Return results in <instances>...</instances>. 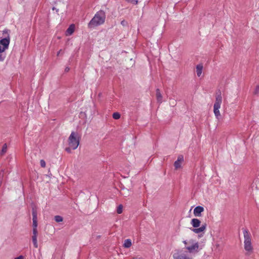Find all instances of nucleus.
Here are the masks:
<instances>
[{
  "label": "nucleus",
  "mask_w": 259,
  "mask_h": 259,
  "mask_svg": "<svg viewBox=\"0 0 259 259\" xmlns=\"http://www.w3.org/2000/svg\"><path fill=\"white\" fill-rule=\"evenodd\" d=\"M69 147L65 148V151L70 153L72 150H75L78 147L80 137L78 134L75 132H72L68 140Z\"/></svg>",
  "instance_id": "obj_1"
},
{
  "label": "nucleus",
  "mask_w": 259,
  "mask_h": 259,
  "mask_svg": "<svg viewBox=\"0 0 259 259\" xmlns=\"http://www.w3.org/2000/svg\"><path fill=\"white\" fill-rule=\"evenodd\" d=\"M183 243L185 244V249L190 254H195L202 249V247H200L198 242L193 239L184 240Z\"/></svg>",
  "instance_id": "obj_2"
},
{
  "label": "nucleus",
  "mask_w": 259,
  "mask_h": 259,
  "mask_svg": "<svg viewBox=\"0 0 259 259\" xmlns=\"http://www.w3.org/2000/svg\"><path fill=\"white\" fill-rule=\"evenodd\" d=\"M106 15L103 11H99L95 15L88 24L89 28L94 27L103 24L105 21Z\"/></svg>",
  "instance_id": "obj_3"
},
{
  "label": "nucleus",
  "mask_w": 259,
  "mask_h": 259,
  "mask_svg": "<svg viewBox=\"0 0 259 259\" xmlns=\"http://www.w3.org/2000/svg\"><path fill=\"white\" fill-rule=\"evenodd\" d=\"M244 238V249L247 252L251 253L252 252L253 247L251 244V237L250 233L247 230H244L243 231Z\"/></svg>",
  "instance_id": "obj_4"
},
{
  "label": "nucleus",
  "mask_w": 259,
  "mask_h": 259,
  "mask_svg": "<svg viewBox=\"0 0 259 259\" xmlns=\"http://www.w3.org/2000/svg\"><path fill=\"white\" fill-rule=\"evenodd\" d=\"M222 102V97L221 95V93L219 92L217 93L215 97V101L213 105V112L215 117L217 119H219L221 113L220 112V108H221V105Z\"/></svg>",
  "instance_id": "obj_5"
},
{
  "label": "nucleus",
  "mask_w": 259,
  "mask_h": 259,
  "mask_svg": "<svg viewBox=\"0 0 259 259\" xmlns=\"http://www.w3.org/2000/svg\"><path fill=\"white\" fill-rule=\"evenodd\" d=\"M4 33H6L7 36L0 40V53L5 52L8 48L10 44V37L8 34V31H4Z\"/></svg>",
  "instance_id": "obj_6"
},
{
  "label": "nucleus",
  "mask_w": 259,
  "mask_h": 259,
  "mask_svg": "<svg viewBox=\"0 0 259 259\" xmlns=\"http://www.w3.org/2000/svg\"><path fill=\"white\" fill-rule=\"evenodd\" d=\"M174 259H192L186 253L183 251H177L173 254Z\"/></svg>",
  "instance_id": "obj_7"
},
{
  "label": "nucleus",
  "mask_w": 259,
  "mask_h": 259,
  "mask_svg": "<svg viewBox=\"0 0 259 259\" xmlns=\"http://www.w3.org/2000/svg\"><path fill=\"white\" fill-rule=\"evenodd\" d=\"M203 211L204 208L202 206H198L194 208L193 213L195 217H200Z\"/></svg>",
  "instance_id": "obj_8"
},
{
  "label": "nucleus",
  "mask_w": 259,
  "mask_h": 259,
  "mask_svg": "<svg viewBox=\"0 0 259 259\" xmlns=\"http://www.w3.org/2000/svg\"><path fill=\"white\" fill-rule=\"evenodd\" d=\"M184 160V158L182 155H180L178 157V159L175 162L174 166L176 169L179 168L181 166V163Z\"/></svg>",
  "instance_id": "obj_9"
},
{
  "label": "nucleus",
  "mask_w": 259,
  "mask_h": 259,
  "mask_svg": "<svg viewBox=\"0 0 259 259\" xmlns=\"http://www.w3.org/2000/svg\"><path fill=\"white\" fill-rule=\"evenodd\" d=\"M206 224H203L200 228H195L192 229V231L196 233L199 234L201 232H204L206 230Z\"/></svg>",
  "instance_id": "obj_10"
},
{
  "label": "nucleus",
  "mask_w": 259,
  "mask_h": 259,
  "mask_svg": "<svg viewBox=\"0 0 259 259\" xmlns=\"http://www.w3.org/2000/svg\"><path fill=\"white\" fill-rule=\"evenodd\" d=\"M201 222L198 219H193L191 221V225L195 228H198L200 226Z\"/></svg>",
  "instance_id": "obj_11"
},
{
  "label": "nucleus",
  "mask_w": 259,
  "mask_h": 259,
  "mask_svg": "<svg viewBox=\"0 0 259 259\" xmlns=\"http://www.w3.org/2000/svg\"><path fill=\"white\" fill-rule=\"evenodd\" d=\"M74 29H75L74 24L70 25L66 30V35H71L74 32Z\"/></svg>",
  "instance_id": "obj_12"
},
{
  "label": "nucleus",
  "mask_w": 259,
  "mask_h": 259,
  "mask_svg": "<svg viewBox=\"0 0 259 259\" xmlns=\"http://www.w3.org/2000/svg\"><path fill=\"white\" fill-rule=\"evenodd\" d=\"M203 69V65L202 64H198L196 66V73L198 77L200 76Z\"/></svg>",
  "instance_id": "obj_13"
},
{
  "label": "nucleus",
  "mask_w": 259,
  "mask_h": 259,
  "mask_svg": "<svg viewBox=\"0 0 259 259\" xmlns=\"http://www.w3.org/2000/svg\"><path fill=\"white\" fill-rule=\"evenodd\" d=\"M156 98H157V101L161 103L162 102V95H161V94L160 93L159 89H157L156 90Z\"/></svg>",
  "instance_id": "obj_14"
},
{
  "label": "nucleus",
  "mask_w": 259,
  "mask_h": 259,
  "mask_svg": "<svg viewBox=\"0 0 259 259\" xmlns=\"http://www.w3.org/2000/svg\"><path fill=\"white\" fill-rule=\"evenodd\" d=\"M132 241L130 239H127L124 240L123 246L125 248H129L132 246Z\"/></svg>",
  "instance_id": "obj_15"
},
{
  "label": "nucleus",
  "mask_w": 259,
  "mask_h": 259,
  "mask_svg": "<svg viewBox=\"0 0 259 259\" xmlns=\"http://www.w3.org/2000/svg\"><path fill=\"white\" fill-rule=\"evenodd\" d=\"M32 241L34 245V247L36 248L38 247V243L37 240V236H32Z\"/></svg>",
  "instance_id": "obj_16"
},
{
  "label": "nucleus",
  "mask_w": 259,
  "mask_h": 259,
  "mask_svg": "<svg viewBox=\"0 0 259 259\" xmlns=\"http://www.w3.org/2000/svg\"><path fill=\"white\" fill-rule=\"evenodd\" d=\"M7 145L6 144H5L3 146V148H2V151L1 152V155H3L7 152Z\"/></svg>",
  "instance_id": "obj_17"
},
{
  "label": "nucleus",
  "mask_w": 259,
  "mask_h": 259,
  "mask_svg": "<svg viewBox=\"0 0 259 259\" xmlns=\"http://www.w3.org/2000/svg\"><path fill=\"white\" fill-rule=\"evenodd\" d=\"M32 219H37V211L34 208L32 209Z\"/></svg>",
  "instance_id": "obj_18"
},
{
  "label": "nucleus",
  "mask_w": 259,
  "mask_h": 259,
  "mask_svg": "<svg viewBox=\"0 0 259 259\" xmlns=\"http://www.w3.org/2000/svg\"><path fill=\"white\" fill-rule=\"evenodd\" d=\"M55 220L56 222L59 223L63 221V218L60 215H56L55 217Z\"/></svg>",
  "instance_id": "obj_19"
},
{
  "label": "nucleus",
  "mask_w": 259,
  "mask_h": 259,
  "mask_svg": "<svg viewBox=\"0 0 259 259\" xmlns=\"http://www.w3.org/2000/svg\"><path fill=\"white\" fill-rule=\"evenodd\" d=\"M112 117L115 119H118L120 117V114L118 112H115L113 114Z\"/></svg>",
  "instance_id": "obj_20"
},
{
  "label": "nucleus",
  "mask_w": 259,
  "mask_h": 259,
  "mask_svg": "<svg viewBox=\"0 0 259 259\" xmlns=\"http://www.w3.org/2000/svg\"><path fill=\"white\" fill-rule=\"evenodd\" d=\"M123 206L121 204H120L117 209V213L118 214H121L122 212Z\"/></svg>",
  "instance_id": "obj_21"
},
{
  "label": "nucleus",
  "mask_w": 259,
  "mask_h": 259,
  "mask_svg": "<svg viewBox=\"0 0 259 259\" xmlns=\"http://www.w3.org/2000/svg\"><path fill=\"white\" fill-rule=\"evenodd\" d=\"M259 94V85H256L253 91L254 95H257Z\"/></svg>",
  "instance_id": "obj_22"
},
{
  "label": "nucleus",
  "mask_w": 259,
  "mask_h": 259,
  "mask_svg": "<svg viewBox=\"0 0 259 259\" xmlns=\"http://www.w3.org/2000/svg\"><path fill=\"white\" fill-rule=\"evenodd\" d=\"M32 221H33V224H32L33 228H37V219H32Z\"/></svg>",
  "instance_id": "obj_23"
},
{
  "label": "nucleus",
  "mask_w": 259,
  "mask_h": 259,
  "mask_svg": "<svg viewBox=\"0 0 259 259\" xmlns=\"http://www.w3.org/2000/svg\"><path fill=\"white\" fill-rule=\"evenodd\" d=\"M40 166L42 167H46V162H45V161L44 160H43V159L40 160Z\"/></svg>",
  "instance_id": "obj_24"
},
{
  "label": "nucleus",
  "mask_w": 259,
  "mask_h": 259,
  "mask_svg": "<svg viewBox=\"0 0 259 259\" xmlns=\"http://www.w3.org/2000/svg\"><path fill=\"white\" fill-rule=\"evenodd\" d=\"M32 236H37V228H33Z\"/></svg>",
  "instance_id": "obj_25"
},
{
  "label": "nucleus",
  "mask_w": 259,
  "mask_h": 259,
  "mask_svg": "<svg viewBox=\"0 0 259 259\" xmlns=\"http://www.w3.org/2000/svg\"><path fill=\"white\" fill-rule=\"evenodd\" d=\"M23 256L22 255H20L18 257H17L16 258H15V259H23Z\"/></svg>",
  "instance_id": "obj_26"
},
{
  "label": "nucleus",
  "mask_w": 259,
  "mask_h": 259,
  "mask_svg": "<svg viewBox=\"0 0 259 259\" xmlns=\"http://www.w3.org/2000/svg\"><path fill=\"white\" fill-rule=\"evenodd\" d=\"M61 52V50H60V51L57 53V55L58 56L60 55V54Z\"/></svg>",
  "instance_id": "obj_27"
},
{
  "label": "nucleus",
  "mask_w": 259,
  "mask_h": 259,
  "mask_svg": "<svg viewBox=\"0 0 259 259\" xmlns=\"http://www.w3.org/2000/svg\"><path fill=\"white\" fill-rule=\"evenodd\" d=\"M69 70V68L68 67H66V68H65V71H67H67H68Z\"/></svg>",
  "instance_id": "obj_28"
},
{
  "label": "nucleus",
  "mask_w": 259,
  "mask_h": 259,
  "mask_svg": "<svg viewBox=\"0 0 259 259\" xmlns=\"http://www.w3.org/2000/svg\"><path fill=\"white\" fill-rule=\"evenodd\" d=\"M121 24H124L123 21H122V22H121Z\"/></svg>",
  "instance_id": "obj_29"
},
{
  "label": "nucleus",
  "mask_w": 259,
  "mask_h": 259,
  "mask_svg": "<svg viewBox=\"0 0 259 259\" xmlns=\"http://www.w3.org/2000/svg\"><path fill=\"white\" fill-rule=\"evenodd\" d=\"M121 24H124L123 21H122V22H121Z\"/></svg>",
  "instance_id": "obj_30"
}]
</instances>
